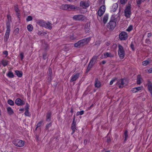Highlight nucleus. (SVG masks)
<instances>
[{
	"label": "nucleus",
	"instance_id": "28",
	"mask_svg": "<svg viewBox=\"0 0 152 152\" xmlns=\"http://www.w3.org/2000/svg\"><path fill=\"white\" fill-rule=\"evenodd\" d=\"M51 115V113H47L46 116V120L49 122L50 121V116Z\"/></svg>",
	"mask_w": 152,
	"mask_h": 152
},
{
	"label": "nucleus",
	"instance_id": "38",
	"mask_svg": "<svg viewBox=\"0 0 152 152\" xmlns=\"http://www.w3.org/2000/svg\"><path fill=\"white\" fill-rule=\"evenodd\" d=\"M133 29V26L132 25H130L128 28L126 29V31L130 32Z\"/></svg>",
	"mask_w": 152,
	"mask_h": 152
},
{
	"label": "nucleus",
	"instance_id": "13",
	"mask_svg": "<svg viewBox=\"0 0 152 152\" xmlns=\"http://www.w3.org/2000/svg\"><path fill=\"white\" fill-rule=\"evenodd\" d=\"M52 72L51 68H49L48 69V80L50 82L51 81L52 79Z\"/></svg>",
	"mask_w": 152,
	"mask_h": 152
},
{
	"label": "nucleus",
	"instance_id": "10",
	"mask_svg": "<svg viewBox=\"0 0 152 152\" xmlns=\"http://www.w3.org/2000/svg\"><path fill=\"white\" fill-rule=\"evenodd\" d=\"M80 6L83 8L86 9L89 6V4L86 1H81L80 4Z\"/></svg>",
	"mask_w": 152,
	"mask_h": 152
},
{
	"label": "nucleus",
	"instance_id": "52",
	"mask_svg": "<svg viewBox=\"0 0 152 152\" xmlns=\"http://www.w3.org/2000/svg\"><path fill=\"white\" fill-rule=\"evenodd\" d=\"M111 140L110 139V137H107V143H109L111 142Z\"/></svg>",
	"mask_w": 152,
	"mask_h": 152
},
{
	"label": "nucleus",
	"instance_id": "15",
	"mask_svg": "<svg viewBox=\"0 0 152 152\" xmlns=\"http://www.w3.org/2000/svg\"><path fill=\"white\" fill-rule=\"evenodd\" d=\"M124 79H122L120 80L118 82V83L119 85V87L120 88H122L124 86Z\"/></svg>",
	"mask_w": 152,
	"mask_h": 152
},
{
	"label": "nucleus",
	"instance_id": "43",
	"mask_svg": "<svg viewBox=\"0 0 152 152\" xmlns=\"http://www.w3.org/2000/svg\"><path fill=\"white\" fill-rule=\"evenodd\" d=\"M15 10L17 13L19 11V9H18V6L17 5H15Z\"/></svg>",
	"mask_w": 152,
	"mask_h": 152
},
{
	"label": "nucleus",
	"instance_id": "35",
	"mask_svg": "<svg viewBox=\"0 0 152 152\" xmlns=\"http://www.w3.org/2000/svg\"><path fill=\"white\" fill-rule=\"evenodd\" d=\"M128 132L127 130H126L124 133V136L125 138L124 141H126V139L128 137Z\"/></svg>",
	"mask_w": 152,
	"mask_h": 152
},
{
	"label": "nucleus",
	"instance_id": "29",
	"mask_svg": "<svg viewBox=\"0 0 152 152\" xmlns=\"http://www.w3.org/2000/svg\"><path fill=\"white\" fill-rule=\"evenodd\" d=\"M108 19V15L107 14L105 15L104 16L103 18V22L104 23H107V22Z\"/></svg>",
	"mask_w": 152,
	"mask_h": 152
},
{
	"label": "nucleus",
	"instance_id": "61",
	"mask_svg": "<svg viewBox=\"0 0 152 152\" xmlns=\"http://www.w3.org/2000/svg\"><path fill=\"white\" fill-rule=\"evenodd\" d=\"M110 151L109 150L106 151L104 150L102 151V152H110Z\"/></svg>",
	"mask_w": 152,
	"mask_h": 152
},
{
	"label": "nucleus",
	"instance_id": "26",
	"mask_svg": "<svg viewBox=\"0 0 152 152\" xmlns=\"http://www.w3.org/2000/svg\"><path fill=\"white\" fill-rule=\"evenodd\" d=\"M68 4H65L62 5L60 7V8L63 10H68Z\"/></svg>",
	"mask_w": 152,
	"mask_h": 152
},
{
	"label": "nucleus",
	"instance_id": "58",
	"mask_svg": "<svg viewBox=\"0 0 152 152\" xmlns=\"http://www.w3.org/2000/svg\"><path fill=\"white\" fill-rule=\"evenodd\" d=\"M152 35L151 33H148L147 34V37H151Z\"/></svg>",
	"mask_w": 152,
	"mask_h": 152
},
{
	"label": "nucleus",
	"instance_id": "50",
	"mask_svg": "<svg viewBox=\"0 0 152 152\" xmlns=\"http://www.w3.org/2000/svg\"><path fill=\"white\" fill-rule=\"evenodd\" d=\"M19 29L18 28H16L14 30V32H15L16 34H18L19 33Z\"/></svg>",
	"mask_w": 152,
	"mask_h": 152
},
{
	"label": "nucleus",
	"instance_id": "4",
	"mask_svg": "<svg viewBox=\"0 0 152 152\" xmlns=\"http://www.w3.org/2000/svg\"><path fill=\"white\" fill-rule=\"evenodd\" d=\"M118 55L121 59H123L125 56V52L123 47L120 44L118 46Z\"/></svg>",
	"mask_w": 152,
	"mask_h": 152
},
{
	"label": "nucleus",
	"instance_id": "25",
	"mask_svg": "<svg viewBox=\"0 0 152 152\" xmlns=\"http://www.w3.org/2000/svg\"><path fill=\"white\" fill-rule=\"evenodd\" d=\"M7 110L8 113L10 115L14 113L13 110L10 107H7Z\"/></svg>",
	"mask_w": 152,
	"mask_h": 152
},
{
	"label": "nucleus",
	"instance_id": "12",
	"mask_svg": "<svg viewBox=\"0 0 152 152\" xmlns=\"http://www.w3.org/2000/svg\"><path fill=\"white\" fill-rule=\"evenodd\" d=\"M80 74L79 73H77L75 75H72L70 80V82H73L76 81L79 78L80 76Z\"/></svg>",
	"mask_w": 152,
	"mask_h": 152
},
{
	"label": "nucleus",
	"instance_id": "23",
	"mask_svg": "<svg viewBox=\"0 0 152 152\" xmlns=\"http://www.w3.org/2000/svg\"><path fill=\"white\" fill-rule=\"evenodd\" d=\"M142 87H141L134 88L132 89L131 91L133 93H136L138 91L141 90Z\"/></svg>",
	"mask_w": 152,
	"mask_h": 152
},
{
	"label": "nucleus",
	"instance_id": "42",
	"mask_svg": "<svg viewBox=\"0 0 152 152\" xmlns=\"http://www.w3.org/2000/svg\"><path fill=\"white\" fill-rule=\"evenodd\" d=\"M32 18L31 16H28L26 20L27 21H29L32 20Z\"/></svg>",
	"mask_w": 152,
	"mask_h": 152
},
{
	"label": "nucleus",
	"instance_id": "36",
	"mask_svg": "<svg viewBox=\"0 0 152 152\" xmlns=\"http://www.w3.org/2000/svg\"><path fill=\"white\" fill-rule=\"evenodd\" d=\"M7 103L9 105H13L14 104L13 101L11 99L8 100Z\"/></svg>",
	"mask_w": 152,
	"mask_h": 152
},
{
	"label": "nucleus",
	"instance_id": "41",
	"mask_svg": "<svg viewBox=\"0 0 152 152\" xmlns=\"http://www.w3.org/2000/svg\"><path fill=\"white\" fill-rule=\"evenodd\" d=\"M25 115L26 116H29L31 115L28 112V110H27V109H26V110H25V112L24 113Z\"/></svg>",
	"mask_w": 152,
	"mask_h": 152
},
{
	"label": "nucleus",
	"instance_id": "1",
	"mask_svg": "<svg viewBox=\"0 0 152 152\" xmlns=\"http://www.w3.org/2000/svg\"><path fill=\"white\" fill-rule=\"evenodd\" d=\"M90 37L85 38L79 41L74 44V46L76 48H80L87 45L91 39Z\"/></svg>",
	"mask_w": 152,
	"mask_h": 152
},
{
	"label": "nucleus",
	"instance_id": "55",
	"mask_svg": "<svg viewBox=\"0 0 152 152\" xmlns=\"http://www.w3.org/2000/svg\"><path fill=\"white\" fill-rule=\"evenodd\" d=\"M3 53L4 55H5L6 56H7L8 54V52L6 50L4 51L3 52Z\"/></svg>",
	"mask_w": 152,
	"mask_h": 152
},
{
	"label": "nucleus",
	"instance_id": "48",
	"mask_svg": "<svg viewBox=\"0 0 152 152\" xmlns=\"http://www.w3.org/2000/svg\"><path fill=\"white\" fill-rule=\"evenodd\" d=\"M122 4H125L127 2V0H120Z\"/></svg>",
	"mask_w": 152,
	"mask_h": 152
},
{
	"label": "nucleus",
	"instance_id": "39",
	"mask_svg": "<svg viewBox=\"0 0 152 152\" xmlns=\"http://www.w3.org/2000/svg\"><path fill=\"white\" fill-rule=\"evenodd\" d=\"M99 10L101 11H103V12H105V6H104V5L100 7Z\"/></svg>",
	"mask_w": 152,
	"mask_h": 152
},
{
	"label": "nucleus",
	"instance_id": "3",
	"mask_svg": "<svg viewBox=\"0 0 152 152\" xmlns=\"http://www.w3.org/2000/svg\"><path fill=\"white\" fill-rule=\"evenodd\" d=\"M12 143L15 146L20 147L23 146L24 145V141L19 139H15Z\"/></svg>",
	"mask_w": 152,
	"mask_h": 152
},
{
	"label": "nucleus",
	"instance_id": "53",
	"mask_svg": "<svg viewBox=\"0 0 152 152\" xmlns=\"http://www.w3.org/2000/svg\"><path fill=\"white\" fill-rule=\"evenodd\" d=\"M115 80L116 79H115L112 80L110 82V85H112L113 84V82L115 81Z\"/></svg>",
	"mask_w": 152,
	"mask_h": 152
},
{
	"label": "nucleus",
	"instance_id": "5",
	"mask_svg": "<svg viewBox=\"0 0 152 152\" xmlns=\"http://www.w3.org/2000/svg\"><path fill=\"white\" fill-rule=\"evenodd\" d=\"M86 18L85 16L82 15H76L73 17V19L76 21H83Z\"/></svg>",
	"mask_w": 152,
	"mask_h": 152
},
{
	"label": "nucleus",
	"instance_id": "22",
	"mask_svg": "<svg viewBox=\"0 0 152 152\" xmlns=\"http://www.w3.org/2000/svg\"><path fill=\"white\" fill-rule=\"evenodd\" d=\"M68 10H74L75 9L78 8L77 7H75L74 5L72 4H68Z\"/></svg>",
	"mask_w": 152,
	"mask_h": 152
},
{
	"label": "nucleus",
	"instance_id": "30",
	"mask_svg": "<svg viewBox=\"0 0 152 152\" xmlns=\"http://www.w3.org/2000/svg\"><path fill=\"white\" fill-rule=\"evenodd\" d=\"M7 76L10 78H13L14 77V75L11 71H9L7 74Z\"/></svg>",
	"mask_w": 152,
	"mask_h": 152
},
{
	"label": "nucleus",
	"instance_id": "19",
	"mask_svg": "<svg viewBox=\"0 0 152 152\" xmlns=\"http://www.w3.org/2000/svg\"><path fill=\"white\" fill-rule=\"evenodd\" d=\"M114 56L113 55L111 54L110 53H104V57L103 58H105L107 57H113ZM103 57H102V58Z\"/></svg>",
	"mask_w": 152,
	"mask_h": 152
},
{
	"label": "nucleus",
	"instance_id": "63",
	"mask_svg": "<svg viewBox=\"0 0 152 152\" xmlns=\"http://www.w3.org/2000/svg\"><path fill=\"white\" fill-rule=\"evenodd\" d=\"M106 61H102V63L103 64H104L106 63Z\"/></svg>",
	"mask_w": 152,
	"mask_h": 152
},
{
	"label": "nucleus",
	"instance_id": "24",
	"mask_svg": "<svg viewBox=\"0 0 152 152\" xmlns=\"http://www.w3.org/2000/svg\"><path fill=\"white\" fill-rule=\"evenodd\" d=\"M15 74L19 77H21L22 76L23 73L21 71L18 70H16L15 71Z\"/></svg>",
	"mask_w": 152,
	"mask_h": 152
},
{
	"label": "nucleus",
	"instance_id": "62",
	"mask_svg": "<svg viewBox=\"0 0 152 152\" xmlns=\"http://www.w3.org/2000/svg\"><path fill=\"white\" fill-rule=\"evenodd\" d=\"M45 45V47L44 48V49L45 50H47L48 48V45Z\"/></svg>",
	"mask_w": 152,
	"mask_h": 152
},
{
	"label": "nucleus",
	"instance_id": "59",
	"mask_svg": "<svg viewBox=\"0 0 152 152\" xmlns=\"http://www.w3.org/2000/svg\"><path fill=\"white\" fill-rule=\"evenodd\" d=\"M36 139L37 141H38L39 140V136L37 135H36Z\"/></svg>",
	"mask_w": 152,
	"mask_h": 152
},
{
	"label": "nucleus",
	"instance_id": "6",
	"mask_svg": "<svg viewBox=\"0 0 152 152\" xmlns=\"http://www.w3.org/2000/svg\"><path fill=\"white\" fill-rule=\"evenodd\" d=\"M116 26V22L115 21L110 20L107 24V27L110 29L113 30Z\"/></svg>",
	"mask_w": 152,
	"mask_h": 152
},
{
	"label": "nucleus",
	"instance_id": "57",
	"mask_svg": "<svg viewBox=\"0 0 152 152\" xmlns=\"http://www.w3.org/2000/svg\"><path fill=\"white\" fill-rule=\"evenodd\" d=\"M80 115H82L84 113V111L83 110H82L79 112Z\"/></svg>",
	"mask_w": 152,
	"mask_h": 152
},
{
	"label": "nucleus",
	"instance_id": "33",
	"mask_svg": "<svg viewBox=\"0 0 152 152\" xmlns=\"http://www.w3.org/2000/svg\"><path fill=\"white\" fill-rule=\"evenodd\" d=\"M104 12H103V11H102L99 10L97 14L99 16H101L103 15Z\"/></svg>",
	"mask_w": 152,
	"mask_h": 152
},
{
	"label": "nucleus",
	"instance_id": "31",
	"mask_svg": "<svg viewBox=\"0 0 152 152\" xmlns=\"http://www.w3.org/2000/svg\"><path fill=\"white\" fill-rule=\"evenodd\" d=\"M8 61L6 60H2L1 61V62L4 66H5L8 64Z\"/></svg>",
	"mask_w": 152,
	"mask_h": 152
},
{
	"label": "nucleus",
	"instance_id": "2",
	"mask_svg": "<svg viewBox=\"0 0 152 152\" xmlns=\"http://www.w3.org/2000/svg\"><path fill=\"white\" fill-rule=\"evenodd\" d=\"M7 30L4 36V41H7L9 38L10 33V25L9 22L6 23Z\"/></svg>",
	"mask_w": 152,
	"mask_h": 152
},
{
	"label": "nucleus",
	"instance_id": "11",
	"mask_svg": "<svg viewBox=\"0 0 152 152\" xmlns=\"http://www.w3.org/2000/svg\"><path fill=\"white\" fill-rule=\"evenodd\" d=\"M15 102L18 106H22L25 104V102L20 98L16 99L15 101Z\"/></svg>",
	"mask_w": 152,
	"mask_h": 152
},
{
	"label": "nucleus",
	"instance_id": "37",
	"mask_svg": "<svg viewBox=\"0 0 152 152\" xmlns=\"http://www.w3.org/2000/svg\"><path fill=\"white\" fill-rule=\"evenodd\" d=\"M149 63H150L149 61H147V60L144 61L142 63V65L144 66H146Z\"/></svg>",
	"mask_w": 152,
	"mask_h": 152
},
{
	"label": "nucleus",
	"instance_id": "46",
	"mask_svg": "<svg viewBox=\"0 0 152 152\" xmlns=\"http://www.w3.org/2000/svg\"><path fill=\"white\" fill-rule=\"evenodd\" d=\"M90 26V24L88 23H86L85 25V29L89 28Z\"/></svg>",
	"mask_w": 152,
	"mask_h": 152
},
{
	"label": "nucleus",
	"instance_id": "27",
	"mask_svg": "<svg viewBox=\"0 0 152 152\" xmlns=\"http://www.w3.org/2000/svg\"><path fill=\"white\" fill-rule=\"evenodd\" d=\"M93 65L90 63H89L86 69V72L87 73L91 69Z\"/></svg>",
	"mask_w": 152,
	"mask_h": 152
},
{
	"label": "nucleus",
	"instance_id": "17",
	"mask_svg": "<svg viewBox=\"0 0 152 152\" xmlns=\"http://www.w3.org/2000/svg\"><path fill=\"white\" fill-rule=\"evenodd\" d=\"M94 85L95 87L97 88H99L101 86V83L100 81L97 78L95 79Z\"/></svg>",
	"mask_w": 152,
	"mask_h": 152
},
{
	"label": "nucleus",
	"instance_id": "64",
	"mask_svg": "<svg viewBox=\"0 0 152 152\" xmlns=\"http://www.w3.org/2000/svg\"><path fill=\"white\" fill-rule=\"evenodd\" d=\"M38 34L39 35H42V33L41 31H39V32H38Z\"/></svg>",
	"mask_w": 152,
	"mask_h": 152
},
{
	"label": "nucleus",
	"instance_id": "56",
	"mask_svg": "<svg viewBox=\"0 0 152 152\" xmlns=\"http://www.w3.org/2000/svg\"><path fill=\"white\" fill-rule=\"evenodd\" d=\"M148 72L149 73H152V68L149 69L148 70Z\"/></svg>",
	"mask_w": 152,
	"mask_h": 152
},
{
	"label": "nucleus",
	"instance_id": "51",
	"mask_svg": "<svg viewBox=\"0 0 152 152\" xmlns=\"http://www.w3.org/2000/svg\"><path fill=\"white\" fill-rule=\"evenodd\" d=\"M28 109H29L28 104V103H26V104L25 110H26V109H27V110H28Z\"/></svg>",
	"mask_w": 152,
	"mask_h": 152
},
{
	"label": "nucleus",
	"instance_id": "14",
	"mask_svg": "<svg viewBox=\"0 0 152 152\" xmlns=\"http://www.w3.org/2000/svg\"><path fill=\"white\" fill-rule=\"evenodd\" d=\"M98 56H97L96 55L93 56L91 59V60L89 63L94 65L97 59L98 58Z\"/></svg>",
	"mask_w": 152,
	"mask_h": 152
},
{
	"label": "nucleus",
	"instance_id": "45",
	"mask_svg": "<svg viewBox=\"0 0 152 152\" xmlns=\"http://www.w3.org/2000/svg\"><path fill=\"white\" fill-rule=\"evenodd\" d=\"M43 58L44 60L46 59L47 58V53H46L43 54Z\"/></svg>",
	"mask_w": 152,
	"mask_h": 152
},
{
	"label": "nucleus",
	"instance_id": "16",
	"mask_svg": "<svg viewBox=\"0 0 152 152\" xmlns=\"http://www.w3.org/2000/svg\"><path fill=\"white\" fill-rule=\"evenodd\" d=\"M148 88L151 95H152V83L150 81L148 83Z\"/></svg>",
	"mask_w": 152,
	"mask_h": 152
},
{
	"label": "nucleus",
	"instance_id": "47",
	"mask_svg": "<svg viewBox=\"0 0 152 152\" xmlns=\"http://www.w3.org/2000/svg\"><path fill=\"white\" fill-rule=\"evenodd\" d=\"M130 47L134 51V50L135 48H134V45H133L132 42V43L130 45Z\"/></svg>",
	"mask_w": 152,
	"mask_h": 152
},
{
	"label": "nucleus",
	"instance_id": "60",
	"mask_svg": "<svg viewBox=\"0 0 152 152\" xmlns=\"http://www.w3.org/2000/svg\"><path fill=\"white\" fill-rule=\"evenodd\" d=\"M115 17H114V15H112V17H111V19L110 20H114V21H115Z\"/></svg>",
	"mask_w": 152,
	"mask_h": 152
},
{
	"label": "nucleus",
	"instance_id": "8",
	"mask_svg": "<svg viewBox=\"0 0 152 152\" xmlns=\"http://www.w3.org/2000/svg\"><path fill=\"white\" fill-rule=\"evenodd\" d=\"M75 116H74L73 120V121L71 124V129L72 130V132L71 133L72 134H74L75 132L77 130V128L76 126V122L75 121Z\"/></svg>",
	"mask_w": 152,
	"mask_h": 152
},
{
	"label": "nucleus",
	"instance_id": "40",
	"mask_svg": "<svg viewBox=\"0 0 152 152\" xmlns=\"http://www.w3.org/2000/svg\"><path fill=\"white\" fill-rule=\"evenodd\" d=\"M52 125V124L51 123H50L49 124H47L46 126V128L45 129L46 130H48L49 128L51 127Z\"/></svg>",
	"mask_w": 152,
	"mask_h": 152
},
{
	"label": "nucleus",
	"instance_id": "9",
	"mask_svg": "<svg viewBox=\"0 0 152 152\" xmlns=\"http://www.w3.org/2000/svg\"><path fill=\"white\" fill-rule=\"evenodd\" d=\"M131 14V7L130 6H128L125 10V15L126 17L129 18Z\"/></svg>",
	"mask_w": 152,
	"mask_h": 152
},
{
	"label": "nucleus",
	"instance_id": "54",
	"mask_svg": "<svg viewBox=\"0 0 152 152\" xmlns=\"http://www.w3.org/2000/svg\"><path fill=\"white\" fill-rule=\"evenodd\" d=\"M20 56L21 60H22L24 57L23 54V53H20Z\"/></svg>",
	"mask_w": 152,
	"mask_h": 152
},
{
	"label": "nucleus",
	"instance_id": "18",
	"mask_svg": "<svg viewBox=\"0 0 152 152\" xmlns=\"http://www.w3.org/2000/svg\"><path fill=\"white\" fill-rule=\"evenodd\" d=\"M67 39L69 40H72L77 38V37L75 35L73 34L69 35L67 36Z\"/></svg>",
	"mask_w": 152,
	"mask_h": 152
},
{
	"label": "nucleus",
	"instance_id": "7",
	"mask_svg": "<svg viewBox=\"0 0 152 152\" xmlns=\"http://www.w3.org/2000/svg\"><path fill=\"white\" fill-rule=\"evenodd\" d=\"M119 37L121 40H125L128 37L127 34L126 32H122L119 34Z\"/></svg>",
	"mask_w": 152,
	"mask_h": 152
},
{
	"label": "nucleus",
	"instance_id": "34",
	"mask_svg": "<svg viewBox=\"0 0 152 152\" xmlns=\"http://www.w3.org/2000/svg\"><path fill=\"white\" fill-rule=\"evenodd\" d=\"M43 122V121H41L40 122H39L37 124V127L35 129V130H37V129L40 127L42 124V123Z\"/></svg>",
	"mask_w": 152,
	"mask_h": 152
},
{
	"label": "nucleus",
	"instance_id": "20",
	"mask_svg": "<svg viewBox=\"0 0 152 152\" xmlns=\"http://www.w3.org/2000/svg\"><path fill=\"white\" fill-rule=\"evenodd\" d=\"M37 23L40 26L44 27L45 26V22L43 20H39L37 21Z\"/></svg>",
	"mask_w": 152,
	"mask_h": 152
},
{
	"label": "nucleus",
	"instance_id": "21",
	"mask_svg": "<svg viewBox=\"0 0 152 152\" xmlns=\"http://www.w3.org/2000/svg\"><path fill=\"white\" fill-rule=\"evenodd\" d=\"M52 24L49 22H48L47 23L45 22V26H44V27L48 28L49 29H51L52 28Z\"/></svg>",
	"mask_w": 152,
	"mask_h": 152
},
{
	"label": "nucleus",
	"instance_id": "44",
	"mask_svg": "<svg viewBox=\"0 0 152 152\" xmlns=\"http://www.w3.org/2000/svg\"><path fill=\"white\" fill-rule=\"evenodd\" d=\"M141 83V80L140 79V76H138L137 77V84H139Z\"/></svg>",
	"mask_w": 152,
	"mask_h": 152
},
{
	"label": "nucleus",
	"instance_id": "49",
	"mask_svg": "<svg viewBox=\"0 0 152 152\" xmlns=\"http://www.w3.org/2000/svg\"><path fill=\"white\" fill-rule=\"evenodd\" d=\"M85 29V31L86 33H88L89 32H90V29L89 28H86Z\"/></svg>",
	"mask_w": 152,
	"mask_h": 152
},
{
	"label": "nucleus",
	"instance_id": "32",
	"mask_svg": "<svg viewBox=\"0 0 152 152\" xmlns=\"http://www.w3.org/2000/svg\"><path fill=\"white\" fill-rule=\"evenodd\" d=\"M27 28L29 31H32L33 29V26L31 24H29L27 26Z\"/></svg>",
	"mask_w": 152,
	"mask_h": 152
}]
</instances>
